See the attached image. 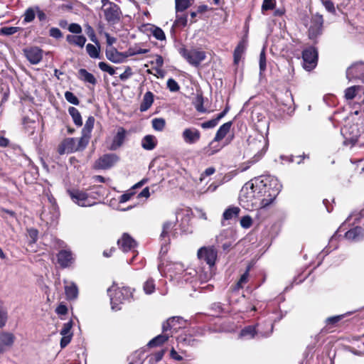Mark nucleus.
I'll use <instances>...</instances> for the list:
<instances>
[{"label": "nucleus", "mask_w": 364, "mask_h": 364, "mask_svg": "<svg viewBox=\"0 0 364 364\" xmlns=\"http://www.w3.org/2000/svg\"><path fill=\"white\" fill-rule=\"evenodd\" d=\"M281 190V183L274 176L255 178L242 186L240 203L248 210L263 208L274 200Z\"/></svg>", "instance_id": "nucleus-1"}, {"label": "nucleus", "mask_w": 364, "mask_h": 364, "mask_svg": "<svg viewBox=\"0 0 364 364\" xmlns=\"http://www.w3.org/2000/svg\"><path fill=\"white\" fill-rule=\"evenodd\" d=\"M268 141L266 137L259 133H255L249 136L247 139V154L252 156L251 161H248V166L241 167L242 171H246L250 166L258 161L267 151Z\"/></svg>", "instance_id": "nucleus-2"}, {"label": "nucleus", "mask_w": 364, "mask_h": 364, "mask_svg": "<svg viewBox=\"0 0 364 364\" xmlns=\"http://www.w3.org/2000/svg\"><path fill=\"white\" fill-rule=\"evenodd\" d=\"M158 269L161 273L166 272L171 279L177 283L190 282L196 274V271L193 268H184V265L180 262H170L165 267L164 264H160Z\"/></svg>", "instance_id": "nucleus-3"}, {"label": "nucleus", "mask_w": 364, "mask_h": 364, "mask_svg": "<svg viewBox=\"0 0 364 364\" xmlns=\"http://www.w3.org/2000/svg\"><path fill=\"white\" fill-rule=\"evenodd\" d=\"M73 201L82 207H90L96 203L95 200L104 195L103 188L100 186H93L86 191L74 189L68 191Z\"/></svg>", "instance_id": "nucleus-4"}, {"label": "nucleus", "mask_w": 364, "mask_h": 364, "mask_svg": "<svg viewBox=\"0 0 364 364\" xmlns=\"http://www.w3.org/2000/svg\"><path fill=\"white\" fill-rule=\"evenodd\" d=\"M108 294L110 297L112 309L114 311L119 310V305L124 301L132 296V292L128 287L117 288L112 287L108 289Z\"/></svg>", "instance_id": "nucleus-5"}, {"label": "nucleus", "mask_w": 364, "mask_h": 364, "mask_svg": "<svg viewBox=\"0 0 364 364\" xmlns=\"http://www.w3.org/2000/svg\"><path fill=\"white\" fill-rule=\"evenodd\" d=\"M86 139L81 138H66L58 146L59 154H68L75 151H82L86 146Z\"/></svg>", "instance_id": "nucleus-6"}, {"label": "nucleus", "mask_w": 364, "mask_h": 364, "mask_svg": "<svg viewBox=\"0 0 364 364\" xmlns=\"http://www.w3.org/2000/svg\"><path fill=\"white\" fill-rule=\"evenodd\" d=\"M102 11L107 22L111 24L118 22L121 15L119 7L109 0H102Z\"/></svg>", "instance_id": "nucleus-7"}, {"label": "nucleus", "mask_w": 364, "mask_h": 364, "mask_svg": "<svg viewBox=\"0 0 364 364\" xmlns=\"http://www.w3.org/2000/svg\"><path fill=\"white\" fill-rule=\"evenodd\" d=\"M303 67L311 71L316 68L318 62V51L315 47L309 46L302 52Z\"/></svg>", "instance_id": "nucleus-8"}, {"label": "nucleus", "mask_w": 364, "mask_h": 364, "mask_svg": "<svg viewBox=\"0 0 364 364\" xmlns=\"http://www.w3.org/2000/svg\"><path fill=\"white\" fill-rule=\"evenodd\" d=\"M180 53L191 65L196 67L198 66L206 58L204 51L197 49L187 50L182 48Z\"/></svg>", "instance_id": "nucleus-9"}, {"label": "nucleus", "mask_w": 364, "mask_h": 364, "mask_svg": "<svg viewBox=\"0 0 364 364\" xmlns=\"http://www.w3.org/2000/svg\"><path fill=\"white\" fill-rule=\"evenodd\" d=\"M273 328L274 326L272 323H267V331L260 330L257 331L256 326H247L241 330L239 336L244 339L254 338L257 334L262 337H268L272 333Z\"/></svg>", "instance_id": "nucleus-10"}, {"label": "nucleus", "mask_w": 364, "mask_h": 364, "mask_svg": "<svg viewBox=\"0 0 364 364\" xmlns=\"http://www.w3.org/2000/svg\"><path fill=\"white\" fill-rule=\"evenodd\" d=\"M198 257L210 267H213L218 257V251L214 246L202 247L198 251Z\"/></svg>", "instance_id": "nucleus-11"}, {"label": "nucleus", "mask_w": 364, "mask_h": 364, "mask_svg": "<svg viewBox=\"0 0 364 364\" xmlns=\"http://www.w3.org/2000/svg\"><path fill=\"white\" fill-rule=\"evenodd\" d=\"M344 97L346 100L357 98L358 103L364 104V87L360 85L349 87L345 90Z\"/></svg>", "instance_id": "nucleus-12"}, {"label": "nucleus", "mask_w": 364, "mask_h": 364, "mask_svg": "<svg viewBox=\"0 0 364 364\" xmlns=\"http://www.w3.org/2000/svg\"><path fill=\"white\" fill-rule=\"evenodd\" d=\"M186 321L181 317H172L168 318L163 323L164 331H167L168 333H172V336L178 329L185 326Z\"/></svg>", "instance_id": "nucleus-13"}, {"label": "nucleus", "mask_w": 364, "mask_h": 364, "mask_svg": "<svg viewBox=\"0 0 364 364\" xmlns=\"http://www.w3.org/2000/svg\"><path fill=\"white\" fill-rule=\"evenodd\" d=\"M119 161V156L115 154H107L96 161L95 166L100 169H108Z\"/></svg>", "instance_id": "nucleus-14"}, {"label": "nucleus", "mask_w": 364, "mask_h": 364, "mask_svg": "<svg viewBox=\"0 0 364 364\" xmlns=\"http://www.w3.org/2000/svg\"><path fill=\"white\" fill-rule=\"evenodd\" d=\"M181 137L185 144L192 145L199 141L200 132L195 127L186 128L181 133Z\"/></svg>", "instance_id": "nucleus-15"}, {"label": "nucleus", "mask_w": 364, "mask_h": 364, "mask_svg": "<svg viewBox=\"0 0 364 364\" xmlns=\"http://www.w3.org/2000/svg\"><path fill=\"white\" fill-rule=\"evenodd\" d=\"M127 134V131L123 127H119L107 149L110 151H115L119 149L125 141Z\"/></svg>", "instance_id": "nucleus-16"}, {"label": "nucleus", "mask_w": 364, "mask_h": 364, "mask_svg": "<svg viewBox=\"0 0 364 364\" xmlns=\"http://www.w3.org/2000/svg\"><path fill=\"white\" fill-rule=\"evenodd\" d=\"M119 247L124 252L132 251L134 252L136 247V241L127 233H124L120 239L118 240Z\"/></svg>", "instance_id": "nucleus-17"}, {"label": "nucleus", "mask_w": 364, "mask_h": 364, "mask_svg": "<svg viewBox=\"0 0 364 364\" xmlns=\"http://www.w3.org/2000/svg\"><path fill=\"white\" fill-rule=\"evenodd\" d=\"M27 60L33 65H36L41 62L43 58V51L38 47H30L23 50Z\"/></svg>", "instance_id": "nucleus-18"}, {"label": "nucleus", "mask_w": 364, "mask_h": 364, "mask_svg": "<svg viewBox=\"0 0 364 364\" xmlns=\"http://www.w3.org/2000/svg\"><path fill=\"white\" fill-rule=\"evenodd\" d=\"M347 77L358 78L364 81V63H358L348 68L346 71Z\"/></svg>", "instance_id": "nucleus-19"}, {"label": "nucleus", "mask_w": 364, "mask_h": 364, "mask_svg": "<svg viewBox=\"0 0 364 364\" xmlns=\"http://www.w3.org/2000/svg\"><path fill=\"white\" fill-rule=\"evenodd\" d=\"M15 341V336L13 333L9 332H1L0 333V354L10 348Z\"/></svg>", "instance_id": "nucleus-20"}, {"label": "nucleus", "mask_w": 364, "mask_h": 364, "mask_svg": "<svg viewBox=\"0 0 364 364\" xmlns=\"http://www.w3.org/2000/svg\"><path fill=\"white\" fill-rule=\"evenodd\" d=\"M323 22V20L321 15L316 14L312 18V25L310 26L309 30L310 38H315L321 33Z\"/></svg>", "instance_id": "nucleus-21"}, {"label": "nucleus", "mask_w": 364, "mask_h": 364, "mask_svg": "<svg viewBox=\"0 0 364 364\" xmlns=\"http://www.w3.org/2000/svg\"><path fill=\"white\" fill-rule=\"evenodd\" d=\"M58 262L63 268L70 266L74 262L72 252L67 250H61L58 254Z\"/></svg>", "instance_id": "nucleus-22"}, {"label": "nucleus", "mask_w": 364, "mask_h": 364, "mask_svg": "<svg viewBox=\"0 0 364 364\" xmlns=\"http://www.w3.org/2000/svg\"><path fill=\"white\" fill-rule=\"evenodd\" d=\"M128 56V54H124L118 52L115 48H111L106 50V57L110 61L114 63H119L124 61V60Z\"/></svg>", "instance_id": "nucleus-23"}, {"label": "nucleus", "mask_w": 364, "mask_h": 364, "mask_svg": "<svg viewBox=\"0 0 364 364\" xmlns=\"http://www.w3.org/2000/svg\"><path fill=\"white\" fill-rule=\"evenodd\" d=\"M345 237L351 241H359L364 237V230L361 227L357 226L347 231Z\"/></svg>", "instance_id": "nucleus-24"}, {"label": "nucleus", "mask_w": 364, "mask_h": 364, "mask_svg": "<svg viewBox=\"0 0 364 364\" xmlns=\"http://www.w3.org/2000/svg\"><path fill=\"white\" fill-rule=\"evenodd\" d=\"M65 294L68 300H75L78 296V288L74 282H65Z\"/></svg>", "instance_id": "nucleus-25"}, {"label": "nucleus", "mask_w": 364, "mask_h": 364, "mask_svg": "<svg viewBox=\"0 0 364 364\" xmlns=\"http://www.w3.org/2000/svg\"><path fill=\"white\" fill-rule=\"evenodd\" d=\"M95 118L93 117H89L87 119L85 124L82 131L81 139H86V143L88 144L91 132L94 127Z\"/></svg>", "instance_id": "nucleus-26"}, {"label": "nucleus", "mask_w": 364, "mask_h": 364, "mask_svg": "<svg viewBox=\"0 0 364 364\" xmlns=\"http://www.w3.org/2000/svg\"><path fill=\"white\" fill-rule=\"evenodd\" d=\"M169 337H172V333L163 331L162 334L156 336L148 343V346L151 348L159 346L168 341Z\"/></svg>", "instance_id": "nucleus-27"}, {"label": "nucleus", "mask_w": 364, "mask_h": 364, "mask_svg": "<svg viewBox=\"0 0 364 364\" xmlns=\"http://www.w3.org/2000/svg\"><path fill=\"white\" fill-rule=\"evenodd\" d=\"M157 145V139L154 135H146L141 139V146L144 149L151 151L155 149Z\"/></svg>", "instance_id": "nucleus-28"}, {"label": "nucleus", "mask_w": 364, "mask_h": 364, "mask_svg": "<svg viewBox=\"0 0 364 364\" xmlns=\"http://www.w3.org/2000/svg\"><path fill=\"white\" fill-rule=\"evenodd\" d=\"M223 145H222L219 141H215L213 139L208 146L203 149L204 153L208 156H212L222 149Z\"/></svg>", "instance_id": "nucleus-29"}, {"label": "nucleus", "mask_w": 364, "mask_h": 364, "mask_svg": "<svg viewBox=\"0 0 364 364\" xmlns=\"http://www.w3.org/2000/svg\"><path fill=\"white\" fill-rule=\"evenodd\" d=\"M176 226L175 221H166L163 224L162 232L161 233V238L165 240V242L166 243L169 241L170 233L172 230Z\"/></svg>", "instance_id": "nucleus-30"}, {"label": "nucleus", "mask_w": 364, "mask_h": 364, "mask_svg": "<svg viewBox=\"0 0 364 364\" xmlns=\"http://www.w3.org/2000/svg\"><path fill=\"white\" fill-rule=\"evenodd\" d=\"M228 112V108L226 107L222 112H220L218 116L210 120H208L207 122H204L201 124V127L203 129H211L215 127L219 122V121L225 117V115Z\"/></svg>", "instance_id": "nucleus-31"}, {"label": "nucleus", "mask_w": 364, "mask_h": 364, "mask_svg": "<svg viewBox=\"0 0 364 364\" xmlns=\"http://www.w3.org/2000/svg\"><path fill=\"white\" fill-rule=\"evenodd\" d=\"M66 41L71 45L82 48L86 43V38L82 35H68Z\"/></svg>", "instance_id": "nucleus-32"}, {"label": "nucleus", "mask_w": 364, "mask_h": 364, "mask_svg": "<svg viewBox=\"0 0 364 364\" xmlns=\"http://www.w3.org/2000/svg\"><path fill=\"white\" fill-rule=\"evenodd\" d=\"M154 102V95L151 92H146L143 97V100L140 105V111L145 112L148 110Z\"/></svg>", "instance_id": "nucleus-33"}, {"label": "nucleus", "mask_w": 364, "mask_h": 364, "mask_svg": "<svg viewBox=\"0 0 364 364\" xmlns=\"http://www.w3.org/2000/svg\"><path fill=\"white\" fill-rule=\"evenodd\" d=\"M78 77L83 82L90 83L93 85L97 83V80L95 76L84 68L79 70Z\"/></svg>", "instance_id": "nucleus-34"}, {"label": "nucleus", "mask_w": 364, "mask_h": 364, "mask_svg": "<svg viewBox=\"0 0 364 364\" xmlns=\"http://www.w3.org/2000/svg\"><path fill=\"white\" fill-rule=\"evenodd\" d=\"M231 126V122H226L223 124L222 126H220L214 137V139H215V141H220L222 139H223L225 136L228 134V133L230 132Z\"/></svg>", "instance_id": "nucleus-35"}, {"label": "nucleus", "mask_w": 364, "mask_h": 364, "mask_svg": "<svg viewBox=\"0 0 364 364\" xmlns=\"http://www.w3.org/2000/svg\"><path fill=\"white\" fill-rule=\"evenodd\" d=\"M240 211V210L238 207H229L224 211L223 214V219L225 220H229L234 218H237Z\"/></svg>", "instance_id": "nucleus-36"}, {"label": "nucleus", "mask_w": 364, "mask_h": 364, "mask_svg": "<svg viewBox=\"0 0 364 364\" xmlns=\"http://www.w3.org/2000/svg\"><path fill=\"white\" fill-rule=\"evenodd\" d=\"M68 112L73 118L75 124L77 127H80L82 124V120L79 111L74 107H70L68 109Z\"/></svg>", "instance_id": "nucleus-37"}, {"label": "nucleus", "mask_w": 364, "mask_h": 364, "mask_svg": "<svg viewBox=\"0 0 364 364\" xmlns=\"http://www.w3.org/2000/svg\"><path fill=\"white\" fill-rule=\"evenodd\" d=\"M246 48V45L244 41L240 42L234 51V62L237 64L244 53Z\"/></svg>", "instance_id": "nucleus-38"}, {"label": "nucleus", "mask_w": 364, "mask_h": 364, "mask_svg": "<svg viewBox=\"0 0 364 364\" xmlns=\"http://www.w3.org/2000/svg\"><path fill=\"white\" fill-rule=\"evenodd\" d=\"M8 320V311L4 302L0 299V328L5 326Z\"/></svg>", "instance_id": "nucleus-39"}, {"label": "nucleus", "mask_w": 364, "mask_h": 364, "mask_svg": "<svg viewBox=\"0 0 364 364\" xmlns=\"http://www.w3.org/2000/svg\"><path fill=\"white\" fill-rule=\"evenodd\" d=\"M250 267H248L245 272L241 276L239 281L236 283V284L232 288L233 291H238L239 289L243 288V285L246 284L248 281L249 277V272H250Z\"/></svg>", "instance_id": "nucleus-40"}, {"label": "nucleus", "mask_w": 364, "mask_h": 364, "mask_svg": "<svg viewBox=\"0 0 364 364\" xmlns=\"http://www.w3.org/2000/svg\"><path fill=\"white\" fill-rule=\"evenodd\" d=\"M23 125L29 134H33L37 127V123L35 120L30 119L28 117H24L23 121Z\"/></svg>", "instance_id": "nucleus-41"}, {"label": "nucleus", "mask_w": 364, "mask_h": 364, "mask_svg": "<svg viewBox=\"0 0 364 364\" xmlns=\"http://www.w3.org/2000/svg\"><path fill=\"white\" fill-rule=\"evenodd\" d=\"M86 50L92 58H98L100 57V47L88 43L86 46Z\"/></svg>", "instance_id": "nucleus-42"}, {"label": "nucleus", "mask_w": 364, "mask_h": 364, "mask_svg": "<svg viewBox=\"0 0 364 364\" xmlns=\"http://www.w3.org/2000/svg\"><path fill=\"white\" fill-rule=\"evenodd\" d=\"M151 123L153 129L158 132L163 131L166 126V121L163 118H155Z\"/></svg>", "instance_id": "nucleus-43"}, {"label": "nucleus", "mask_w": 364, "mask_h": 364, "mask_svg": "<svg viewBox=\"0 0 364 364\" xmlns=\"http://www.w3.org/2000/svg\"><path fill=\"white\" fill-rule=\"evenodd\" d=\"M144 291L146 294H152L155 290V283L153 279H147L144 284Z\"/></svg>", "instance_id": "nucleus-44"}, {"label": "nucleus", "mask_w": 364, "mask_h": 364, "mask_svg": "<svg viewBox=\"0 0 364 364\" xmlns=\"http://www.w3.org/2000/svg\"><path fill=\"white\" fill-rule=\"evenodd\" d=\"M190 5V0H176V10L177 12L183 11Z\"/></svg>", "instance_id": "nucleus-45"}, {"label": "nucleus", "mask_w": 364, "mask_h": 364, "mask_svg": "<svg viewBox=\"0 0 364 364\" xmlns=\"http://www.w3.org/2000/svg\"><path fill=\"white\" fill-rule=\"evenodd\" d=\"M19 30L18 27L4 26L0 28V34L4 36H11Z\"/></svg>", "instance_id": "nucleus-46"}, {"label": "nucleus", "mask_w": 364, "mask_h": 364, "mask_svg": "<svg viewBox=\"0 0 364 364\" xmlns=\"http://www.w3.org/2000/svg\"><path fill=\"white\" fill-rule=\"evenodd\" d=\"M36 16V9L34 8H28L26 9L24 14V21L25 22H31Z\"/></svg>", "instance_id": "nucleus-47"}, {"label": "nucleus", "mask_w": 364, "mask_h": 364, "mask_svg": "<svg viewBox=\"0 0 364 364\" xmlns=\"http://www.w3.org/2000/svg\"><path fill=\"white\" fill-rule=\"evenodd\" d=\"M72 326L73 323L71 321L64 323L62 329L60 330V335L73 336V333H71Z\"/></svg>", "instance_id": "nucleus-48"}, {"label": "nucleus", "mask_w": 364, "mask_h": 364, "mask_svg": "<svg viewBox=\"0 0 364 364\" xmlns=\"http://www.w3.org/2000/svg\"><path fill=\"white\" fill-rule=\"evenodd\" d=\"M65 98L68 102L74 105H78L80 103V101L77 99V97L71 92L66 91L65 92Z\"/></svg>", "instance_id": "nucleus-49"}, {"label": "nucleus", "mask_w": 364, "mask_h": 364, "mask_svg": "<svg viewBox=\"0 0 364 364\" xmlns=\"http://www.w3.org/2000/svg\"><path fill=\"white\" fill-rule=\"evenodd\" d=\"M99 68L104 72L108 73L110 75H114L115 74V70L114 68L108 65L105 62H100L98 64Z\"/></svg>", "instance_id": "nucleus-50"}, {"label": "nucleus", "mask_w": 364, "mask_h": 364, "mask_svg": "<svg viewBox=\"0 0 364 364\" xmlns=\"http://www.w3.org/2000/svg\"><path fill=\"white\" fill-rule=\"evenodd\" d=\"M276 6V0H264L262 5V11L272 10Z\"/></svg>", "instance_id": "nucleus-51"}, {"label": "nucleus", "mask_w": 364, "mask_h": 364, "mask_svg": "<svg viewBox=\"0 0 364 364\" xmlns=\"http://www.w3.org/2000/svg\"><path fill=\"white\" fill-rule=\"evenodd\" d=\"M152 35L159 41H163L166 38V36L163 30L158 27H154L151 31Z\"/></svg>", "instance_id": "nucleus-52"}, {"label": "nucleus", "mask_w": 364, "mask_h": 364, "mask_svg": "<svg viewBox=\"0 0 364 364\" xmlns=\"http://www.w3.org/2000/svg\"><path fill=\"white\" fill-rule=\"evenodd\" d=\"M177 341L178 343H183L187 345H193L195 340L192 338V336H188L187 335H180L177 338Z\"/></svg>", "instance_id": "nucleus-53"}, {"label": "nucleus", "mask_w": 364, "mask_h": 364, "mask_svg": "<svg viewBox=\"0 0 364 364\" xmlns=\"http://www.w3.org/2000/svg\"><path fill=\"white\" fill-rule=\"evenodd\" d=\"M252 225V218L249 215L243 216L240 220V225L245 229L250 228Z\"/></svg>", "instance_id": "nucleus-54"}, {"label": "nucleus", "mask_w": 364, "mask_h": 364, "mask_svg": "<svg viewBox=\"0 0 364 364\" xmlns=\"http://www.w3.org/2000/svg\"><path fill=\"white\" fill-rule=\"evenodd\" d=\"M167 87L171 92H176L180 89V87L177 82L172 78L168 80Z\"/></svg>", "instance_id": "nucleus-55"}, {"label": "nucleus", "mask_w": 364, "mask_h": 364, "mask_svg": "<svg viewBox=\"0 0 364 364\" xmlns=\"http://www.w3.org/2000/svg\"><path fill=\"white\" fill-rule=\"evenodd\" d=\"M85 31H86L87 35L89 36L90 40L92 42L96 43L97 42V38H96V36H95V31L92 28V26H90V25H86L85 26Z\"/></svg>", "instance_id": "nucleus-56"}, {"label": "nucleus", "mask_w": 364, "mask_h": 364, "mask_svg": "<svg viewBox=\"0 0 364 364\" xmlns=\"http://www.w3.org/2000/svg\"><path fill=\"white\" fill-rule=\"evenodd\" d=\"M259 69L261 72L266 70V57L264 50H262L259 55Z\"/></svg>", "instance_id": "nucleus-57"}, {"label": "nucleus", "mask_w": 364, "mask_h": 364, "mask_svg": "<svg viewBox=\"0 0 364 364\" xmlns=\"http://www.w3.org/2000/svg\"><path fill=\"white\" fill-rule=\"evenodd\" d=\"M68 31L73 33L80 34L82 32V28L79 24L73 23L69 25Z\"/></svg>", "instance_id": "nucleus-58"}, {"label": "nucleus", "mask_w": 364, "mask_h": 364, "mask_svg": "<svg viewBox=\"0 0 364 364\" xmlns=\"http://www.w3.org/2000/svg\"><path fill=\"white\" fill-rule=\"evenodd\" d=\"M322 4L325 6L326 9L329 12H335L334 4L331 0H322Z\"/></svg>", "instance_id": "nucleus-59"}, {"label": "nucleus", "mask_w": 364, "mask_h": 364, "mask_svg": "<svg viewBox=\"0 0 364 364\" xmlns=\"http://www.w3.org/2000/svg\"><path fill=\"white\" fill-rule=\"evenodd\" d=\"M343 316H344L343 315H338V316L329 317V318H326V324L333 325V324L338 323V321H340L343 318Z\"/></svg>", "instance_id": "nucleus-60"}, {"label": "nucleus", "mask_w": 364, "mask_h": 364, "mask_svg": "<svg viewBox=\"0 0 364 364\" xmlns=\"http://www.w3.org/2000/svg\"><path fill=\"white\" fill-rule=\"evenodd\" d=\"M71 336H62V338L60 340V348H65L71 341L72 339Z\"/></svg>", "instance_id": "nucleus-61"}, {"label": "nucleus", "mask_w": 364, "mask_h": 364, "mask_svg": "<svg viewBox=\"0 0 364 364\" xmlns=\"http://www.w3.org/2000/svg\"><path fill=\"white\" fill-rule=\"evenodd\" d=\"M132 75V69L128 67L126 68L124 72L119 75L120 80L124 81L131 77Z\"/></svg>", "instance_id": "nucleus-62"}, {"label": "nucleus", "mask_w": 364, "mask_h": 364, "mask_svg": "<svg viewBox=\"0 0 364 364\" xmlns=\"http://www.w3.org/2000/svg\"><path fill=\"white\" fill-rule=\"evenodd\" d=\"M50 36L55 38H59L62 36V33L58 28H51L50 29Z\"/></svg>", "instance_id": "nucleus-63"}, {"label": "nucleus", "mask_w": 364, "mask_h": 364, "mask_svg": "<svg viewBox=\"0 0 364 364\" xmlns=\"http://www.w3.org/2000/svg\"><path fill=\"white\" fill-rule=\"evenodd\" d=\"M58 315H65L68 313V308L65 305L60 304L55 309Z\"/></svg>", "instance_id": "nucleus-64"}]
</instances>
